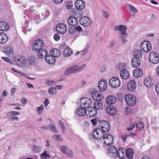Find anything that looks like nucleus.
<instances>
[{
	"label": "nucleus",
	"mask_w": 159,
	"mask_h": 159,
	"mask_svg": "<svg viewBox=\"0 0 159 159\" xmlns=\"http://www.w3.org/2000/svg\"><path fill=\"white\" fill-rule=\"evenodd\" d=\"M44 109V107L43 105L38 107L37 108L38 113L39 114H41L43 111Z\"/></svg>",
	"instance_id": "nucleus-43"
},
{
	"label": "nucleus",
	"mask_w": 159,
	"mask_h": 159,
	"mask_svg": "<svg viewBox=\"0 0 159 159\" xmlns=\"http://www.w3.org/2000/svg\"><path fill=\"white\" fill-rule=\"evenodd\" d=\"M51 55L54 57H58L61 54V51L57 49L54 48L52 49L50 51Z\"/></svg>",
	"instance_id": "nucleus-29"
},
{
	"label": "nucleus",
	"mask_w": 159,
	"mask_h": 159,
	"mask_svg": "<svg viewBox=\"0 0 159 159\" xmlns=\"http://www.w3.org/2000/svg\"><path fill=\"white\" fill-rule=\"evenodd\" d=\"M68 21L70 25L74 26H76L78 23V20L74 16L69 17L68 19Z\"/></svg>",
	"instance_id": "nucleus-21"
},
{
	"label": "nucleus",
	"mask_w": 159,
	"mask_h": 159,
	"mask_svg": "<svg viewBox=\"0 0 159 159\" xmlns=\"http://www.w3.org/2000/svg\"><path fill=\"white\" fill-rule=\"evenodd\" d=\"M103 15L105 18L107 19L110 16V14L105 11H103Z\"/></svg>",
	"instance_id": "nucleus-57"
},
{
	"label": "nucleus",
	"mask_w": 159,
	"mask_h": 159,
	"mask_svg": "<svg viewBox=\"0 0 159 159\" xmlns=\"http://www.w3.org/2000/svg\"><path fill=\"white\" fill-rule=\"evenodd\" d=\"M105 133L108 132L110 129L109 123L107 121H102L100 122L99 128Z\"/></svg>",
	"instance_id": "nucleus-9"
},
{
	"label": "nucleus",
	"mask_w": 159,
	"mask_h": 159,
	"mask_svg": "<svg viewBox=\"0 0 159 159\" xmlns=\"http://www.w3.org/2000/svg\"><path fill=\"white\" fill-rule=\"evenodd\" d=\"M15 61L18 66L23 67L25 69H27L29 66L34 63L33 61L30 59H26L25 57L22 56L16 57Z\"/></svg>",
	"instance_id": "nucleus-1"
},
{
	"label": "nucleus",
	"mask_w": 159,
	"mask_h": 159,
	"mask_svg": "<svg viewBox=\"0 0 159 159\" xmlns=\"http://www.w3.org/2000/svg\"><path fill=\"white\" fill-rule=\"evenodd\" d=\"M63 86L62 85H57L55 87V88L53 87H51L49 89H62Z\"/></svg>",
	"instance_id": "nucleus-53"
},
{
	"label": "nucleus",
	"mask_w": 159,
	"mask_h": 159,
	"mask_svg": "<svg viewBox=\"0 0 159 159\" xmlns=\"http://www.w3.org/2000/svg\"><path fill=\"white\" fill-rule=\"evenodd\" d=\"M73 51L69 47L65 48L63 51V55L65 57L70 56L72 53Z\"/></svg>",
	"instance_id": "nucleus-36"
},
{
	"label": "nucleus",
	"mask_w": 159,
	"mask_h": 159,
	"mask_svg": "<svg viewBox=\"0 0 159 159\" xmlns=\"http://www.w3.org/2000/svg\"><path fill=\"white\" fill-rule=\"evenodd\" d=\"M144 84L145 86L147 87H151L153 85V83L152 81V77H146L144 80Z\"/></svg>",
	"instance_id": "nucleus-24"
},
{
	"label": "nucleus",
	"mask_w": 159,
	"mask_h": 159,
	"mask_svg": "<svg viewBox=\"0 0 159 159\" xmlns=\"http://www.w3.org/2000/svg\"><path fill=\"white\" fill-rule=\"evenodd\" d=\"M149 61L152 63L157 64L159 62V54L156 52H151L149 56Z\"/></svg>",
	"instance_id": "nucleus-5"
},
{
	"label": "nucleus",
	"mask_w": 159,
	"mask_h": 159,
	"mask_svg": "<svg viewBox=\"0 0 159 159\" xmlns=\"http://www.w3.org/2000/svg\"><path fill=\"white\" fill-rule=\"evenodd\" d=\"M80 101V105L82 107L87 108L91 105V100L88 98L86 97L82 98Z\"/></svg>",
	"instance_id": "nucleus-11"
},
{
	"label": "nucleus",
	"mask_w": 159,
	"mask_h": 159,
	"mask_svg": "<svg viewBox=\"0 0 159 159\" xmlns=\"http://www.w3.org/2000/svg\"><path fill=\"white\" fill-rule=\"evenodd\" d=\"M60 149L62 152L64 153H66V151L67 149V147L66 145H63L62 146H61Z\"/></svg>",
	"instance_id": "nucleus-51"
},
{
	"label": "nucleus",
	"mask_w": 159,
	"mask_h": 159,
	"mask_svg": "<svg viewBox=\"0 0 159 159\" xmlns=\"http://www.w3.org/2000/svg\"><path fill=\"white\" fill-rule=\"evenodd\" d=\"M88 115L90 117L95 116L97 113V111L93 107H90L88 109Z\"/></svg>",
	"instance_id": "nucleus-30"
},
{
	"label": "nucleus",
	"mask_w": 159,
	"mask_h": 159,
	"mask_svg": "<svg viewBox=\"0 0 159 159\" xmlns=\"http://www.w3.org/2000/svg\"><path fill=\"white\" fill-rule=\"evenodd\" d=\"M40 157L41 159H49L50 156L48 153L47 151H44L43 153L41 154Z\"/></svg>",
	"instance_id": "nucleus-40"
},
{
	"label": "nucleus",
	"mask_w": 159,
	"mask_h": 159,
	"mask_svg": "<svg viewBox=\"0 0 159 159\" xmlns=\"http://www.w3.org/2000/svg\"><path fill=\"white\" fill-rule=\"evenodd\" d=\"M131 64L132 66L134 68L139 67L140 65V59L134 57L132 60Z\"/></svg>",
	"instance_id": "nucleus-27"
},
{
	"label": "nucleus",
	"mask_w": 159,
	"mask_h": 159,
	"mask_svg": "<svg viewBox=\"0 0 159 159\" xmlns=\"http://www.w3.org/2000/svg\"><path fill=\"white\" fill-rule=\"evenodd\" d=\"M49 103V102L48 101V99H46L44 102V106H45V107L47 108V107L48 106V104Z\"/></svg>",
	"instance_id": "nucleus-63"
},
{
	"label": "nucleus",
	"mask_w": 159,
	"mask_h": 159,
	"mask_svg": "<svg viewBox=\"0 0 159 159\" xmlns=\"http://www.w3.org/2000/svg\"><path fill=\"white\" fill-rule=\"evenodd\" d=\"M128 89H135L136 87V84L135 81L132 80L128 83L127 85Z\"/></svg>",
	"instance_id": "nucleus-35"
},
{
	"label": "nucleus",
	"mask_w": 159,
	"mask_h": 159,
	"mask_svg": "<svg viewBox=\"0 0 159 159\" xmlns=\"http://www.w3.org/2000/svg\"><path fill=\"white\" fill-rule=\"evenodd\" d=\"M75 112L79 116H84L86 113V111L85 109L83 107L79 108L77 109Z\"/></svg>",
	"instance_id": "nucleus-33"
},
{
	"label": "nucleus",
	"mask_w": 159,
	"mask_h": 159,
	"mask_svg": "<svg viewBox=\"0 0 159 159\" xmlns=\"http://www.w3.org/2000/svg\"><path fill=\"white\" fill-rule=\"evenodd\" d=\"M104 145L107 146L113 143L114 138L112 135L108 133H105L102 139Z\"/></svg>",
	"instance_id": "nucleus-3"
},
{
	"label": "nucleus",
	"mask_w": 159,
	"mask_h": 159,
	"mask_svg": "<svg viewBox=\"0 0 159 159\" xmlns=\"http://www.w3.org/2000/svg\"><path fill=\"white\" fill-rule=\"evenodd\" d=\"M107 87V82L105 80L102 79L100 80L98 84V89H106Z\"/></svg>",
	"instance_id": "nucleus-17"
},
{
	"label": "nucleus",
	"mask_w": 159,
	"mask_h": 159,
	"mask_svg": "<svg viewBox=\"0 0 159 159\" xmlns=\"http://www.w3.org/2000/svg\"><path fill=\"white\" fill-rule=\"evenodd\" d=\"M67 7L68 9H71L72 8V4L71 2H68L67 3Z\"/></svg>",
	"instance_id": "nucleus-62"
},
{
	"label": "nucleus",
	"mask_w": 159,
	"mask_h": 159,
	"mask_svg": "<svg viewBox=\"0 0 159 159\" xmlns=\"http://www.w3.org/2000/svg\"><path fill=\"white\" fill-rule=\"evenodd\" d=\"M118 151L116 148L114 146H110L108 148L109 154L114 158H117V155H118Z\"/></svg>",
	"instance_id": "nucleus-12"
},
{
	"label": "nucleus",
	"mask_w": 159,
	"mask_h": 159,
	"mask_svg": "<svg viewBox=\"0 0 159 159\" xmlns=\"http://www.w3.org/2000/svg\"><path fill=\"white\" fill-rule=\"evenodd\" d=\"M76 29L74 27H72L69 28L68 29V32L69 34H72L76 32Z\"/></svg>",
	"instance_id": "nucleus-49"
},
{
	"label": "nucleus",
	"mask_w": 159,
	"mask_h": 159,
	"mask_svg": "<svg viewBox=\"0 0 159 159\" xmlns=\"http://www.w3.org/2000/svg\"><path fill=\"white\" fill-rule=\"evenodd\" d=\"M142 54L141 51L140 50H137L135 51L134 53V57L140 59L142 57Z\"/></svg>",
	"instance_id": "nucleus-41"
},
{
	"label": "nucleus",
	"mask_w": 159,
	"mask_h": 159,
	"mask_svg": "<svg viewBox=\"0 0 159 159\" xmlns=\"http://www.w3.org/2000/svg\"><path fill=\"white\" fill-rule=\"evenodd\" d=\"M91 121L93 125H95L97 123V120L96 118L91 120Z\"/></svg>",
	"instance_id": "nucleus-64"
},
{
	"label": "nucleus",
	"mask_w": 159,
	"mask_h": 159,
	"mask_svg": "<svg viewBox=\"0 0 159 159\" xmlns=\"http://www.w3.org/2000/svg\"><path fill=\"white\" fill-rule=\"evenodd\" d=\"M60 38V35L58 34H56L54 35V39L55 41H58Z\"/></svg>",
	"instance_id": "nucleus-54"
},
{
	"label": "nucleus",
	"mask_w": 159,
	"mask_h": 159,
	"mask_svg": "<svg viewBox=\"0 0 159 159\" xmlns=\"http://www.w3.org/2000/svg\"><path fill=\"white\" fill-rule=\"evenodd\" d=\"M49 127L52 131L54 132L55 133L57 132V129L54 125L51 124L49 125Z\"/></svg>",
	"instance_id": "nucleus-50"
},
{
	"label": "nucleus",
	"mask_w": 159,
	"mask_h": 159,
	"mask_svg": "<svg viewBox=\"0 0 159 159\" xmlns=\"http://www.w3.org/2000/svg\"><path fill=\"white\" fill-rule=\"evenodd\" d=\"M125 150L122 148H120L118 151V155H117V157H118L121 159H124L125 157Z\"/></svg>",
	"instance_id": "nucleus-31"
},
{
	"label": "nucleus",
	"mask_w": 159,
	"mask_h": 159,
	"mask_svg": "<svg viewBox=\"0 0 159 159\" xmlns=\"http://www.w3.org/2000/svg\"><path fill=\"white\" fill-rule=\"evenodd\" d=\"M120 76L124 80L128 79L130 77L129 71L125 69H123L120 71Z\"/></svg>",
	"instance_id": "nucleus-16"
},
{
	"label": "nucleus",
	"mask_w": 159,
	"mask_h": 159,
	"mask_svg": "<svg viewBox=\"0 0 159 159\" xmlns=\"http://www.w3.org/2000/svg\"><path fill=\"white\" fill-rule=\"evenodd\" d=\"M56 30L59 33L63 34L66 32L67 27L64 24L59 23L56 25Z\"/></svg>",
	"instance_id": "nucleus-14"
},
{
	"label": "nucleus",
	"mask_w": 159,
	"mask_h": 159,
	"mask_svg": "<svg viewBox=\"0 0 159 159\" xmlns=\"http://www.w3.org/2000/svg\"><path fill=\"white\" fill-rule=\"evenodd\" d=\"M136 125L137 128L140 130H143L144 127V124L141 122H138Z\"/></svg>",
	"instance_id": "nucleus-45"
},
{
	"label": "nucleus",
	"mask_w": 159,
	"mask_h": 159,
	"mask_svg": "<svg viewBox=\"0 0 159 159\" xmlns=\"http://www.w3.org/2000/svg\"><path fill=\"white\" fill-rule=\"evenodd\" d=\"M9 29L8 24L4 21L0 22V30L3 31H6Z\"/></svg>",
	"instance_id": "nucleus-23"
},
{
	"label": "nucleus",
	"mask_w": 159,
	"mask_h": 159,
	"mask_svg": "<svg viewBox=\"0 0 159 159\" xmlns=\"http://www.w3.org/2000/svg\"><path fill=\"white\" fill-rule=\"evenodd\" d=\"M125 100L126 104L129 106H133L136 103V98L131 94L126 95L125 96Z\"/></svg>",
	"instance_id": "nucleus-4"
},
{
	"label": "nucleus",
	"mask_w": 159,
	"mask_h": 159,
	"mask_svg": "<svg viewBox=\"0 0 159 159\" xmlns=\"http://www.w3.org/2000/svg\"><path fill=\"white\" fill-rule=\"evenodd\" d=\"M106 109L107 113L110 115H114L117 112L116 109L112 106H107Z\"/></svg>",
	"instance_id": "nucleus-19"
},
{
	"label": "nucleus",
	"mask_w": 159,
	"mask_h": 159,
	"mask_svg": "<svg viewBox=\"0 0 159 159\" xmlns=\"http://www.w3.org/2000/svg\"><path fill=\"white\" fill-rule=\"evenodd\" d=\"M57 90H48V93L52 95L55 94L57 93Z\"/></svg>",
	"instance_id": "nucleus-60"
},
{
	"label": "nucleus",
	"mask_w": 159,
	"mask_h": 159,
	"mask_svg": "<svg viewBox=\"0 0 159 159\" xmlns=\"http://www.w3.org/2000/svg\"><path fill=\"white\" fill-rule=\"evenodd\" d=\"M13 48L11 46H5L3 49V52L6 54H10L13 52Z\"/></svg>",
	"instance_id": "nucleus-37"
},
{
	"label": "nucleus",
	"mask_w": 159,
	"mask_h": 159,
	"mask_svg": "<svg viewBox=\"0 0 159 159\" xmlns=\"http://www.w3.org/2000/svg\"><path fill=\"white\" fill-rule=\"evenodd\" d=\"M59 125L60 126H61V128L62 129L63 131L65 130L66 129V128L65 126L64 125H63V123H62V122L60 120L59 121Z\"/></svg>",
	"instance_id": "nucleus-58"
},
{
	"label": "nucleus",
	"mask_w": 159,
	"mask_h": 159,
	"mask_svg": "<svg viewBox=\"0 0 159 159\" xmlns=\"http://www.w3.org/2000/svg\"><path fill=\"white\" fill-rule=\"evenodd\" d=\"M43 42L41 39H39L36 40L33 43L32 50L35 52H38L42 49L43 46Z\"/></svg>",
	"instance_id": "nucleus-6"
},
{
	"label": "nucleus",
	"mask_w": 159,
	"mask_h": 159,
	"mask_svg": "<svg viewBox=\"0 0 159 159\" xmlns=\"http://www.w3.org/2000/svg\"><path fill=\"white\" fill-rule=\"evenodd\" d=\"M127 137V135L125 134H122L121 136V138L124 142H125L126 141Z\"/></svg>",
	"instance_id": "nucleus-55"
},
{
	"label": "nucleus",
	"mask_w": 159,
	"mask_h": 159,
	"mask_svg": "<svg viewBox=\"0 0 159 159\" xmlns=\"http://www.w3.org/2000/svg\"><path fill=\"white\" fill-rule=\"evenodd\" d=\"M86 64H84L80 66H76V70L77 72L84 69L86 67Z\"/></svg>",
	"instance_id": "nucleus-44"
},
{
	"label": "nucleus",
	"mask_w": 159,
	"mask_h": 159,
	"mask_svg": "<svg viewBox=\"0 0 159 159\" xmlns=\"http://www.w3.org/2000/svg\"><path fill=\"white\" fill-rule=\"evenodd\" d=\"M126 156L128 158H131L133 157L134 154L133 150L131 148H127L125 151Z\"/></svg>",
	"instance_id": "nucleus-39"
},
{
	"label": "nucleus",
	"mask_w": 159,
	"mask_h": 159,
	"mask_svg": "<svg viewBox=\"0 0 159 159\" xmlns=\"http://www.w3.org/2000/svg\"><path fill=\"white\" fill-rule=\"evenodd\" d=\"M8 38L7 34L3 32L0 33V43L4 44L7 42Z\"/></svg>",
	"instance_id": "nucleus-26"
},
{
	"label": "nucleus",
	"mask_w": 159,
	"mask_h": 159,
	"mask_svg": "<svg viewBox=\"0 0 159 159\" xmlns=\"http://www.w3.org/2000/svg\"><path fill=\"white\" fill-rule=\"evenodd\" d=\"M9 115L11 114H12L14 115H18L20 114V113L19 112H16L15 111H12L10 112H9Z\"/></svg>",
	"instance_id": "nucleus-61"
},
{
	"label": "nucleus",
	"mask_w": 159,
	"mask_h": 159,
	"mask_svg": "<svg viewBox=\"0 0 159 159\" xmlns=\"http://www.w3.org/2000/svg\"><path fill=\"white\" fill-rule=\"evenodd\" d=\"M48 52L44 49H41L38 51V55L40 58H43L46 57L48 55Z\"/></svg>",
	"instance_id": "nucleus-34"
},
{
	"label": "nucleus",
	"mask_w": 159,
	"mask_h": 159,
	"mask_svg": "<svg viewBox=\"0 0 159 159\" xmlns=\"http://www.w3.org/2000/svg\"><path fill=\"white\" fill-rule=\"evenodd\" d=\"M80 24L84 27H89L91 25V20L87 16L82 17L80 20Z\"/></svg>",
	"instance_id": "nucleus-8"
},
{
	"label": "nucleus",
	"mask_w": 159,
	"mask_h": 159,
	"mask_svg": "<svg viewBox=\"0 0 159 159\" xmlns=\"http://www.w3.org/2000/svg\"><path fill=\"white\" fill-rule=\"evenodd\" d=\"M109 84L112 88H116L120 86V81L118 78L116 77H111L109 80Z\"/></svg>",
	"instance_id": "nucleus-7"
},
{
	"label": "nucleus",
	"mask_w": 159,
	"mask_h": 159,
	"mask_svg": "<svg viewBox=\"0 0 159 159\" xmlns=\"http://www.w3.org/2000/svg\"><path fill=\"white\" fill-rule=\"evenodd\" d=\"M141 47L142 50L146 52H149L152 49L151 44L148 41H144L142 42Z\"/></svg>",
	"instance_id": "nucleus-13"
},
{
	"label": "nucleus",
	"mask_w": 159,
	"mask_h": 159,
	"mask_svg": "<svg viewBox=\"0 0 159 159\" xmlns=\"http://www.w3.org/2000/svg\"><path fill=\"white\" fill-rule=\"evenodd\" d=\"M1 58L4 60L6 61L7 62L9 63H11L12 62L11 60L10 59H9V58L7 57H2Z\"/></svg>",
	"instance_id": "nucleus-56"
},
{
	"label": "nucleus",
	"mask_w": 159,
	"mask_h": 159,
	"mask_svg": "<svg viewBox=\"0 0 159 159\" xmlns=\"http://www.w3.org/2000/svg\"><path fill=\"white\" fill-rule=\"evenodd\" d=\"M143 75V71L140 68H137L134 71L133 75L135 77L138 78L141 77Z\"/></svg>",
	"instance_id": "nucleus-28"
},
{
	"label": "nucleus",
	"mask_w": 159,
	"mask_h": 159,
	"mask_svg": "<svg viewBox=\"0 0 159 159\" xmlns=\"http://www.w3.org/2000/svg\"><path fill=\"white\" fill-rule=\"evenodd\" d=\"M88 52V48L85 47L82 50L80 51V54L82 56L85 55Z\"/></svg>",
	"instance_id": "nucleus-48"
},
{
	"label": "nucleus",
	"mask_w": 159,
	"mask_h": 159,
	"mask_svg": "<svg viewBox=\"0 0 159 159\" xmlns=\"http://www.w3.org/2000/svg\"><path fill=\"white\" fill-rule=\"evenodd\" d=\"M92 96L93 98L96 101L101 100L103 99V97L102 93L97 90L93 92Z\"/></svg>",
	"instance_id": "nucleus-15"
},
{
	"label": "nucleus",
	"mask_w": 159,
	"mask_h": 159,
	"mask_svg": "<svg viewBox=\"0 0 159 159\" xmlns=\"http://www.w3.org/2000/svg\"><path fill=\"white\" fill-rule=\"evenodd\" d=\"M76 66H70L66 69L64 71L65 75H68L73 73H77L76 70Z\"/></svg>",
	"instance_id": "nucleus-22"
},
{
	"label": "nucleus",
	"mask_w": 159,
	"mask_h": 159,
	"mask_svg": "<svg viewBox=\"0 0 159 159\" xmlns=\"http://www.w3.org/2000/svg\"><path fill=\"white\" fill-rule=\"evenodd\" d=\"M116 98L112 95L108 96L106 99V102L109 104H114L116 101Z\"/></svg>",
	"instance_id": "nucleus-32"
},
{
	"label": "nucleus",
	"mask_w": 159,
	"mask_h": 159,
	"mask_svg": "<svg viewBox=\"0 0 159 159\" xmlns=\"http://www.w3.org/2000/svg\"><path fill=\"white\" fill-rule=\"evenodd\" d=\"M125 112L127 115H129L132 112V109L129 107H126L125 109Z\"/></svg>",
	"instance_id": "nucleus-46"
},
{
	"label": "nucleus",
	"mask_w": 159,
	"mask_h": 159,
	"mask_svg": "<svg viewBox=\"0 0 159 159\" xmlns=\"http://www.w3.org/2000/svg\"><path fill=\"white\" fill-rule=\"evenodd\" d=\"M46 84L48 85L52 86L56 84V82L52 80H48L46 82Z\"/></svg>",
	"instance_id": "nucleus-47"
},
{
	"label": "nucleus",
	"mask_w": 159,
	"mask_h": 159,
	"mask_svg": "<svg viewBox=\"0 0 159 159\" xmlns=\"http://www.w3.org/2000/svg\"><path fill=\"white\" fill-rule=\"evenodd\" d=\"M105 133L101 130V129L98 128L94 129L93 135L94 138L98 139H102Z\"/></svg>",
	"instance_id": "nucleus-10"
},
{
	"label": "nucleus",
	"mask_w": 159,
	"mask_h": 159,
	"mask_svg": "<svg viewBox=\"0 0 159 159\" xmlns=\"http://www.w3.org/2000/svg\"><path fill=\"white\" fill-rule=\"evenodd\" d=\"M128 6L129 8V12L130 15L132 16H135L136 13L138 12L137 9L133 5H128Z\"/></svg>",
	"instance_id": "nucleus-25"
},
{
	"label": "nucleus",
	"mask_w": 159,
	"mask_h": 159,
	"mask_svg": "<svg viewBox=\"0 0 159 159\" xmlns=\"http://www.w3.org/2000/svg\"><path fill=\"white\" fill-rule=\"evenodd\" d=\"M45 60L46 62L49 64H52L55 61V58L51 55H47L45 57Z\"/></svg>",
	"instance_id": "nucleus-38"
},
{
	"label": "nucleus",
	"mask_w": 159,
	"mask_h": 159,
	"mask_svg": "<svg viewBox=\"0 0 159 159\" xmlns=\"http://www.w3.org/2000/svg\"><path fill=\"white\" fill-rule=\"evenodd\" d=\"M93 105L94 106L93 108L96 110H102L105 107L104 105L103 104V102L101 100L95 101Z\"/></svg>",
	"instance_id": "nucleus-18"
},
{
	"label": "nucleus",
	"mask_w": 159,
	"mask_h": 159,
	"mask_svg": "<svg viewBox=\"0 0 159 159\" xmlns=\"http://www.w3.org/2000/svg\"><path fill=\"white\" fill-rule=\"evenodd\" d=\"M75 6L77 9L82 10L85 7V3L82 0H77L75 2Z\"/></svg>",
	"instance_id": "nucleus-20"
},
{
	"label": "nucleus",
	"mask_w": 159,
	"mask_h": 159,
	"mask_svg": "<svg viewBox=\"0 0 159 159\" xmlns=\"http://www.w3.org/2000/svg\"><path fill=\"white\" fill-rule=\"evenodd\" d=\"M52 137L53 138L56 139L58 140L62 141L63 139L62 138L60 137V135L58 134H56L53 136Z\"/></svg>",
	"instance_id": "nucleus-52"
},
{
	"label": "nucleus",
	"mask_w": 159,
	"mask_h": 159,
	"mask_svg": "<svg viewBox=\"0 0 159 159\" xmlns=\"http://www.w3.org/2000/svg\"><path fill=\"white\" fill-rule=\"evenodd\" d=\"M114 28L115 31L119 32V36L122 43L123 44L126 43L127 41L126 39L127 36V34L126 32L127 27L124 25H118L115 26Z\"/></svg>",
	"instance_id": "nucleus-2"
},
{
	"label": "nucleus",
	"mask_w": 159,
	"mask_h": 159,
	"mask_svg": "<svg viewBox=\"0 0 159 159\" xmlns=\"http://www.w3.org/2000/svg\"><path fill=\"white\" fill-rule=\"evenodd\" d=\"M66 154L69 157H72L73 155L72 152L71 151L67 150L66 151Z\"/></svg>",
	"instance_id": "nucleus-59"
},
{
	"label": "nucleus",
	"mask_w": 159,
	"mask_h": 159,
	"mask_svg": "<svg viewBox=\"0 0 159 159\" xmlns=\"http://www.w3.org/2000/svg\"><path fill=\"white\" fill-rule=\"evenodd\" d=\"M31 148L32 151L36 153L39 152L41 150L40 147L36 145L32 146Z\"/></svg>",
	"instance_id": "nucleus-42"
}]
</instances>
